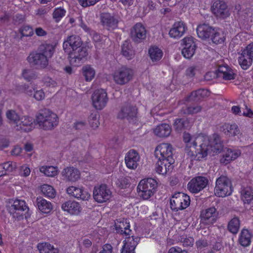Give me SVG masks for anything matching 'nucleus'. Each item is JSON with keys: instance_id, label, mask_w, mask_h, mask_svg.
<instances>
[{"instance_id": "nucleus-1", "label": "nucleus", "mask_w": 253, "mask_h": 253, "mask_svg": "<svg viewBox=\"0 0 253 253\" xmlns=\"http://www.w3.org/2000/svg\"><path fill=\"white\" fill-rule=\"evenodd\" d=\"M65 52H68L70 63L78 66L86 60L88 49L83 45V42L79 36H68L63 44Z\"/></svg>"}, {"instance_id": "nucleus-2", "label": "nucleus", "mask_w": 253, "mask_h": 253, "mask_svg": "<svg viewBox=\"0 0 253 253\" xmlns=\"http://www.w3.org/2000/svg\"><path fill=\"white\" fill-rule=\"evenodd\" d=\"M183 139L186 144V153L191 161H200L207 156L208 147H206V143H201L203 139L202 136L191 135L189 133L184 132Z\"/></svg>"}, {"instance_id": "nucleus-3", "label": "nucleus", "mask_w": 253, "mask_h": 253, "mask_svg": "<svg viewBox=\"0 0 253 253\" xmlns=\"http://www.w3.org/2000/svg\"><path fill=\"white\" fill-rule=\"evenodd\" d=\"M55 51L54 46L49 43L40 45L37 51L31 52L27 60L30 64L38 68L44 69L48 65L49 59Z\"/></svg>"}, {"instance_id": "nucleus-4", "label": "nucleus", "mask_w": 253, "mask_h": 253, "mask_svg": "<svg viewBox=\"0 0 253 253\" xmlns=\"http://www.w3.org/2000/svg\"><path fill=\"white\" fill-rule=\"evenodd\" d=\"M36 121L41 128L44 130H51L58 125V120L56 114L47 109L40 111Z\"/></svg>"}, {"instance_id": "nucleus-5", "label": "nucleus", "mask_w": 253, "mask_h": 253, "mask_svg": "<svg viewBox=\"0 0 253 253\" xmlns=\"http://www.w3.org/2000/svg\"><path fill=\"white\" fill-rule=\"evenodd\" d=\"M157 181L152 178H148L141 180L137 187L138 195L143 200H148L156 191Z\"/></svg>"}, {"instance_id": "nucleus-6", "label": "nucleus", "mask_w": 253, "mask_h": 253, "mask_svg": "<svg viewBox=\"0 0 253 253\" xmlns=\"http://www.w3.org/2000/svg\"><path fill=\"white\" fill-rule=\"evenodd\" d=\"M233 191L231 180L226 176L221 175L217 178L214 188L215 195L224 197L230 195Z\"/></svg>"}, {"instance_id": "nucleus-7", "label": "nucleus", "mask_w": 253, "mask_h": 253, "mask_svg": "<svg viewBox=\"0 0 253 253\" xmlns=\"http://www.w3.org/2000/svg\"><path fill=\"white\" fill-rule=\"evenodd\" d=\"M133 75L134 71L132 69L123 66L114 72L113 77L116 84L123 85L131 81Z\"/></svg>"}, {"instance_id": "nucleus-8", "label": "nucleus", "mask_w": 253, "mask_h": 253, "mask_svg": "<svg viewBox=\"0 0 253 253\" xmlns=\"http://www.w3.org/2000/svg\"><path fill=\"white\" fill-rule=\"evenodd\" d=\"M7 210L12 217L17 220L23 218V215L29 211L24 200L16 199L11 205L6 207Z\"/></svg>"}, {"instance_id": "nucleus-9", "label": "nucleus", "mask_w": 253, "mask_h": 253, "mask_svg": "<svg viewBox=\"0 0 253 253\" xmlns=\"http://www.w3.org/2000/svg\"><path fill=\"white\" fill-rule=\"evenodd\" d=\"M190 202L189 196L183 193H178L170 199V209L173 211H177L188 207Z\"/></svg>"}, {"instance_id": "nucleus-10", "label": "nucleus", "mask_w": 253, "mask_h": 253, "mask_svg": "<svg viewBox=\"0 0 253 253\" xmlns=\"http://www.w3.org/2000/svg\"><path fill=\"white\" fill-rule=\"evenodd\" d=\"M172 147L170 144L162 143L158 145L155 151V155L158 160L165 161L167 163L172 164L174 162L173 159Z\"/></svg>"}, {"instance_id": "nucleus-11", "label": "nucleus", "mask_w": 253, "mask_h": 253, "mask_svg": "<svg viewBox=\"0 0 253 253\" xmlns=\"http://www.w3.org/2000/svg\"><path fill=\"white\" fill-rule=\"evenodd\" d=\"M208 147L207 155L213 152V154H218L224 149L223 142L219 134L214 133L209 139L208 144H206Z\"/></svg>"}, {"instance_id": "nucleus-12", "label": "nucleus", "mask_w": 253, "mask_h": 253, "mask_svg": "<svg viewBox=\"0 0 253 253\" xmlns=\"http://www.w3.org/2000/svg\"><path fill=\"white\" fill-rule=\"evenodd\" d=\"M112 192L106 184L95 186L93 197L95 201L102 203L108 201L111 197Z\"/></svg>"}, {"instance_id": "nucleus-13", "label": "nucleus", "mask_w": 253, "mask_h": 253, "mask_svg": "<svg viewBox=\"0 0 253 253\" xmlns=\"http://www.w3.org/2000/svg\"><path fill=\"white\" fill-rule=\"evenodd\" d=\"M92 100L94 108L98 110L102 109L108 101L106 91L103 89L95 90L92 95Z\"/></svg>"}, {"instance_id": "nucleus-14", "label": "nucleus", "mask_w": 253, "mask_h": 253, "mask_svg": "<svg viewBox=\"0 0 253 253\" xmlns=\"http://www.w3.org/2000/svg\"><path fill=\"white\" fill-rule=\"evenodd\" d=\"M100 23L104 28L112 31L118 27L119 20L113 14L103 12L100 15Z\"/></svg>"}, {"instance_id": "nucleus-15", "label": "nucleus", "mask_w": 253, "mask_h": 253, "mask_svg": "<svg viewBox=\"0 0 253 253\" xmlns=\"http://www.w3.org/2000/svg\"><path fill=\"white\" fill-rule=\"evenodd\" d=\"M137 114V109L136 106L129 103H126L122 107L118 117L121 119H126L130 122L136 117Z\"/></svg>"}, {"instance_id": "nucleus-16", "label": "nucleus", "mask_w": 253, "mask_h": 253, "mask_svg": "<svg viewBox=\"0 0 253 253\" xmlns=\"http://www.w3.org/2000/svg\"><path fill=\"white\" fill-rule=\"evenodd\" d=\"M211 9L213 14L219 18L225 19L230 14L226 3L222 0L215 1Z\"/></svg>"}, {"instance_id": "nucleus-17", "label": "nucleus", "mask_w": 253, "mask_h": 253, "mask_svg": "<svg viewBox=\"0 0 253 253\" xmlns=\"http://www.w3.org/2000/svg\"><path fill=\"white\" fill-rule=\"evenodd\" d=\"M208 178L199 176L192 178L188 184V189L193 193H198L204 189L208 184Z\"/></svg>"}, {"instance_id": "nucleus-18", "label": "nucleus", "mask_w": 253, "mask_h": 253, "mask_svg": "<svg viewBox=\"0 0 253 253\" xmlns=\"http://www.w3.org/2000/svg\"><path fill=\"white\" fill-rule=\"evenodd\" d=\"M130 37L136 43L141 42L146 38V30L141 23L135 24L130 31Z\"/></svg>"}, {"instance_id": "nucleus-19", "label": "nucleus", "mask_w": 253, "mask_h": 253, "mask_svg": "<svg viewBox=\"0 0 253 253\" xmlns=\"http://www.w3.org/2000/svg\"><path fill=\"white\" fill-rule=\"evenodd\" d=\"M218 216V212L214 207H211L201 212V218L203 223L206 224H212L216 222Z\"/></svg>"}, {"instance_id": "nucleus-20", "label": "nucleus", "mask_w": 253, "mask_h": 253, "mask_svg": "<svg viewBox=\"0 0 253 253\" xmlns=\"http://www.w3.org/2000/svg\"><path fill=\"white\" fill-rule=\"evenodd\" d=\"M183 45L181 53L187 59H190L195 54L196 45L192 37H186L182 40Z\"/></svg>"}, {"instance_id": "nucleus-21", "label": "nucleus", "mask_w": 253, "mask_h": 253, "mask_svg": "<svg viewBox=\"0 0 253 253\" xmlns=\"http://www.w3.org/2000/svg\"><path fill=\"white\" fill-rule=\"evenodd\" d=\"M140 156L138 153L134 149L130 150L126 154L125 158L126 167L131 169L137 168Z\"/></svg>"}, {"instance_id": "nucleus-22", "label": "nucleus", "mask_w": 253, "mask_h": 253, "mask_svg": "<svg viewBox=\"0 0 253 253\" xmlns=\"http://www.w3.org/2000/svg\"><path fill=\"white\" fill-rule=\"evenodd\" d=\"M187 29V26L183 22L177 21L172 25L169 34L170 38L179 39L184 34Z\"/></svg>"}, {"instance_id": "nucleus-23", "label": "nucleus", "mask_w": 253, "mask_h": 253, "mask_svg": "<svg viewBox=\"0 0 253 253\" xmlns=\"http://www.w3.org/2000/svg\"><path fill=\"white\" fill-rule=\"evenodd\" d=\"M66 192L70 196L83 201L88 200L90 197L88 192L83 188L70 186L67 188Z\"/></svg>"}, {"instance_id": "nucleus-24", "label": "nucleus", "mask_w": 253, "mask_h": 253, "mask_svg": "<svg viewBox=\"0 0 253 253\" xmlns=\"http://www.w3.org/2000/svg\"><path fill=\"white\" fill-rule=\"evenodd\" d=\"M192 119L188 118H176L173 124L174 129L177 132H181L185 129H189L192 126Z\"/></svg>"}, {"instance_id": "nucleus-25", "label": "nucleus", "mask_w": 253, "mask_h": 253, "mask_svg": "<svg viewBox=\"0 0 253 253\" xmlns=\"http://www.w3.org/2000/svg\"><path fill=\"white\" fill-rule=\"evenodd\" d=\"M223 154L220 162L224 165L229 164L231 161L237 159L241 154L240 150L225 148L222 151Z\"/></svg>"}, {"instance_id": "nucleus-26", "label": "nucleus", "mask_w": 253, "mask_h": 253, "mask_svg": "<svg viewBox=\"0 0 253 253\" xmlns=\"http://www.w3.org/2000/svg\"><path fill=\"white\" fill-rule=\"evenodd\" d=\"M139 240L138 237L134 238L133 236L126 238L124 241L121 253H135L134 250Z\"/></svg>"}, {"instance_id": "nucleus-27", "label": "nucleus", "mask_w": 253, "mask_h": 253, "mask_svg": "<svg viewBox=\"0 0 253 253\" xmlns=\"http://www.w3.org/2000/svg\"><path fill=\"white\" fill-rule=\"evenodd\" d=\"M64 178L67 181L75 182L80 178V171L74 167H67L62 171Z\"/></svg>"}, {"instance_id": "nucleus-28", "label": "nucleus", "mask_w": 253, "mask_h": 253, "mask_svg": "<svg viewBox=\"0 0 253 253\" xmlns=\"http://www.w3.org/2000/svg\"><path fill=\"white\" fill-rule=\"evenodd\" d=\"M214 29L209 24L204 23L198 26L197 33L200 38L205 40L211 37L212 32H214Z\"/></svg>"}, {"instance_id": "nucleus-29", "label": "nucleus", "mask_w": 253, "mask_h": 253, "mask_svg": "<svg viewBox=\"0 0 253 253\" xmlns=\"http://www.w3.org/2000/svg\"><path fill=\"white\" fill-rule=\"evenodd\" d=\"M33 119L32 118L27 116H24L20 118L18 124L14 126V127L17 130H22L24 131H30L32 129Z\"/></svg>"}, {"instance_id": "nucleus-30", "label": "nucleus", "mask_w": 253, "mask_h": 253, "mask_svg": "<svg viewBox=\"0 0 253 253\" xmlns=\"http://www.w3.org/2000/svg\"><path fill=\"white\" fill-rule=\"evenodd\" d=\"M220 130L229 137L235 136L240 133V130L236 124H224L220 127Z\"/></svg>"}, {"instance_id": "nucleus-31", "label": "nucleus", "mask_w": 253, "mask_h": 253, "mask_svg": "<svg viewBox=\"0 0 253 253\" xmlns=\"http://www.w3.org/2000/svg\"><path fill=\"white\" fill-rule=\"evenodd\" d=\"M61 208L72 214H78L80 212L81 207L78 203L75 201H68L64 203Z\"/></svg>"}, {"instance_id": "nucleus-32", "label": "nucleus", "mask_w": 253, "mask_h": 253, "mask_svg": "<svg viewBox=\"0 0 253 253\" xmlns=\"http://www.w3.org/2000/svg\"><path fill=\"white\" fill-rule=\"evenodd\" d=\"M209 91L205 89H199L191 92L188 96L189 101L199 102L209 95Z\"/></svg>"}, {"instance_id": "nucleus-33", "label": "nucleus", "mask_w": 253, "mask_h": 253, "mask_svg": "<svg viewBox=\"0 0 253 253\" xmlns=\"http://www.w3.org/2000/svg\"><path fill=\"white\" fill-rule=\"evenodd\" d=\"M235 76L233 71L228 70L225 66H220L217 70L216 78L222 77L225 80H231L234 79Z\"/></svg>"}, {"instance_id": "nucleus-34", "label": "nucleus", "mask_w": 253, "mask_h": 253, "mask_svg": "<svg viewBox=\"0 0 253 253\" xmlns=\"http://www.w3.org/2000/svg\"><path fill=\"white\" fill-rule=\"evenodd\" d=\"M171 131L170 126L166 124L158 126L154 130V133L160 137H166L169 136Z\"/></svg>"}, {"instance_id": "nucleus-35", "label": "nucleus", "mask_w": 253, "mask_h": 253, "mask_svg": "<svg viewBox=\"0 0 253 253\" xmlns=\"http://www.w3.org/2000/svg\"><path fill=\"white\" fill-rule=\"evenodd\" d=\"M36 204L39 210L43 213H49L52 209L51 203L42 197L37 198Z\"/></svg>"}, {"instance_id": "nucleus-36", "label": "nucleus", "mask_w": 253, "mask_h": 253, "mask_svg": "<svg viewBox=\"0 0 253 253\" xmlns=\"http://www.w3.org/2000/svg\"><path fill=\"white\" fill-rule=\"evenodd\" d=\"M241 198L244 204H249L253 200V190L251 187H246L241 190Z\"/></svg>"}, {"instance_id": "nucleus-37", "label": "nucleus", "mask_w": 253, "mask_h": 253, "mask_svg": "<svg viewBox=\"0 0 253 253\" xmlns=\"http://www.w3.org/2000/svg\"><path fill=\"white\" fill-rule=\"evenodd\" d=\"M168 162H166L162 160H158V161L156 164L155 169L157 172L161 174H165L171 169V165L169 163H167Z\"/></svg>"}, {"instance_id": "nucleus-38", "label": "nucleus", "mask_w": 253, "mask_h": 253, "mask_svg": "<svg viewBox=\"0 0 253 253\" xmlns=\"http://www.w3.org/2000/svg\"><path fill=\"white\" fill-rule=\"evenodd\" d=\"M252 234L249 231L246 229H243L239 237V243L243 247L249 246L251 242Z\"/></svg>"}, {"instance_id": "nucleus-39", "label": "nucleus", "mask_w": 253, "mask_h": 253, "mask_svg": "<svg viewBox=\"0 0 253 253\" xmlns=\"http://www.w3.org/2000/svg\"><path fill=\"white\" fill-rule=\"evenodd\" d=\"M246 54H244V52L242 51L238 58L239 63L244 70L248 69L251 66L253 60V58Z\"/></svg>"}, {"instance_id": "nucleus-40", "label": "nucleus", "mask_w": 253, "mask_h": 253, "mask_svg": "<svg viewBox=\"0 0 253 253\" xmlns=\"http://www.w3.org/2000/svg\"><path fill=\"white\" fill-rule=\"evenodd\" d=\"M202 107L200 105H187L183 107L179 111L180 115H192L201 112Z\"/></svg>"}, {"instance_id": "nucleus-41", "label": "nucleus", "mask_w": 253, "mask_h": 253, "mask_svg": "<svg viewBox=\"0 0 253 253\" xmlns=\"http://www.w3.org/2000/svg\"><path fill=\"white\" fill-rule=\"evenodd\" d=\"M122 53L128 59H132L134 55V51L132 50L130 43L125 41L122 45Z\"/></svg>"}, {"instance_id": "nucleus-42", "label": "nucleus", "mask_w": 253, "mask_h": 253, "mask_svg": "<svg viewBox=\"0 0 253 253\" xmlns=\"http://www.w3.org/2000/svg\"><path fill=\"white\" fill-rule=\"evenodd\" d=\"M38 248L40 253H59L58 248L47 243H42L38 245Z\"/></svg>"}, {"instance_id": "nucleus-43", "label": "nucleus", "mask_w": 253, "mask_h": 253, "mask_svg": "<svg viewBox=\"0 0 253 253\" xmlns=\"http://www.w3.org/2000/svg\"><path fill=\"white\" fill-rule=\"evenodd\" d=\"M82 71L83 75L86 82H90L94 78L95 71L90 65H87L83 66Z\"/></svg>"}, {"instance_id": "nucleus-44", "label": "nucleus", "mask_w": 253, "mask_h": 253, "mask_svg": "<svg viewBox=\"0 0 253 253\" xmlns=\"http://www.w3.org/2000/svg\"><path fill=\"white\" fill-rule=\"evenodd\" d=\"M148 53L153 62L159 61L162 57L163 52L157 47L153 46L149 48Z\"/></svg>"}, {"instance_id": "nucleus-45", "label": "nucleus", "mask_w": 253, "mask_h": 253, "mask_svg": "<svg viewBox=\"0 0 253 253\" xmlns=\"http://www.w3.org/2000/svg\"><path fill=\"white\" fill-rule=\"evenodd\" d=\"M6 117L9 124L16 126L19 122L20 116L14 110H8L6 112Z\"/></svg>"}, {"instance_id": "nucleus-46", "label": "nucleus", "mask_w": 253, "mask_h": 253, "mask_svg": "<svg viewBox=\"0 0 253 253\" xmlns=\"http://www.w3.org/2000/svg\"><path fill=\"white\" fill-rule=\"evenodd\" d=\"M240 225V221L238 217H235L230 220L227 225V229L229 232L236 234L239 231Z\"/></svg>"}, {"instance_id": "nucleus-47", "label": "nucleus", "mask_w": 253, "mask_h": 253, "mask_svg": "<svg viewBox=\"0 0 253 253\" xmlns=\"http://www.w3.org/2000/svg\"><path fill=\"white\" fill-rule=\"evenodd\" d=\"M211 38L212 42L215 44L221 43L225 40L224 33L221 30H215V29Z\"/></svg>"}, {"instance_id": "nucleus-48", "label": "nucleus", "mask_w": 253, "mask_h": 253, "mask_svg": "<svg viewBox=\"0 0 253 253\" xmlns=\"http://www.w3.org/2000/svg\"><path fill=\"white\" fill-rule=\"evenodd\" d=\"M116 221L117 222H115V228L118 233L122 234L124 230H127V227H130L129 223L124 218L117 219Z\"/></svg>"}, {"instance_id": "nucleus-49", "label": "nucleus", "mask_w": 253, "mask_h": 253, "mask_svg": "<svg viewBox=\"0 0 253 253\" xmlns=\"http://www.w3.org/2000/svg\"><path fill=\"white\" fill-rule=\"evenodd\" d=\"M40 171L49 177H54L57 174V168L53 166H42Z\"/></svg>"}, {"instance_id": "nucleus-50", "label": "nucleus", "mask_w": 253, "mask_h": 253, "mask_svg": "<svg viewBox=\"0 0 253 253\" xmlns=\"http://www.w3.org/2000/svg\"><path fill=\"white\" fill-rule=\"evenodd\" d=\"M41 191L45 196L51 198H54L56 192L54 188L50 185L44 184L41 187Z\"/></svg>"}, {"instance_id": "nucleus-51", "label": "nucleus", "mask_w": 253, "mask_h": 253, "mask_svg": "<svg viewBox=\"0 0 253 253\" xmlns=\"http://www.w3.org/2000/svg\"><path fill=\"white\" fill-rule=\"evenodd\" d=\"M37 88L35 85L25 84L20 87V89L28 96L32 97Z\"/></svg>"}, {"instance_id": "nucleus-52", "label": "nucleus", "mask_w": 253, "mask_h": 253, "mask_svg": "<svg viewBox=\"0 0 253 253\" xmlns=\"http://www.w3.org/2000/svg\"><path fill=\"white\" fill-rule=\"evenodd\" d=\"M115 182L116 185L121 189L126 188L130 185L129 179L126 177L121 176L116 178Z\"/></svg>"}, {"instance_id": "nucleus-53", "label": "nucleus", "mask_w": 253, "mask_h": 253, "mask_svg": "<svg viewBox=\"0 0 253 253\" xmlns=\"http://www.w3.org/2000/svg\"><path fill=\"white\" fill-rule=\"evenodd\" d=\"M22 76L27 81L35 80L37 78L36 72L31 69H24L22 72Z\"/></svg>"}, {"instance_id": "nucleus-54", "label": "nucleus", "mask_w": 253, "mask_h": 253, "mask_svg": "<svg viewBox=\"0 0 253 253\" xmlns=\"http://www.w3.org/2000/svg\"><path fill=\"white\" fill-rule=\"evenodd\" d=\"M66 10L62 7L56 8L52 14L53 18L55 22H58L66 14Z\"/></svg>"}, {"instance_id": "nucleus-55", "label": "nucleus", "mask_w": 253, "mask_h": 253, "mask_svg": "<svg viewBox=\"0 0 253 253\" xmlns=\"http://www.w3.org/2000/svg\"><path fill=\"white\" fill-rule=\"evenodd\" d=\"M99 115L97 112L92 113L88 118V122L90 126L93 128H96L98 127L100 123L98 121Z\"/></svg>"}, {"instance_id": "nucleus-56", "label": "nucleus", "mask_w": 253, "mask_h": 253, "mask_svg": "<svg viewBox=\"0 0 253 253\" xmlns=\"http://www.w3.org/2000/svg\"><path fill=\"white\" fill-rule=\"evenodd\" d=\"M19 31L21 35L20 39H22L23 37H31L34 34L33 28L29 26H23Z\"/></svg>"}, {"instance_id": "nucleus-57", "label": "nucleus", "mask_w": 253, "mask_h": 253, "mask_svg": "<svg viewBox=\"0 0 253 253\" xmlns=\"http://www.w3.org/2000/svg\"><path fill=\"white\" fill-rule=\"evenodd\" d=\"M7 174L15 170L16 169V164L15 162L8 161L2 164Z\"/></svg>"}, {"instance_id": "nucleus-58", "label": "nucleus", "mask_w": 253, "mask_h": 253, "mask_svg": "<svg viewBox=\"0 0 253 253\" xmlns=\"http://www.w3.org/2000/svg\"><path fill=\"white\" fill-rule=\"evenodd\" d=\"M51 8L49 6H43L37 9L36 15L41 18L44 17L49 12Z\"/></svg>"}, {"instance_id": "nucleus-59", "label": "nucleus", "mask_w": 253, "mask_h": 253, "mask_svg": "<svg viewBox=\"0 0 253 253\" xmlns=\"http://www.w3.org/2000/svg\"><path fill=\"white\" fill-rule=\"evenodd\" d=\"M32 97L37 101H41L44 98L45 94L42 89H38L37 87Z\"/></svg>"}, {"instance_id": "nucleus-60", "label": "nucleus", "mask_w": 253, "mask_h": 253, "mask_svg": "<svg viewBox=\"0 0 253 253\" xmlns=\"http://www.w3.org/2000/svg\"><path fill=\"white\" fill-rule=\"evenodd\" d=\"M197 70V67L196 66H190L186 70L185 75L188 78H192L195 76Z\"/></svg>"}, {"instance_id": "nucleus-61", "label": "nucleus", "mask_w": 253, "mask_h": 253, "mask_svg": "<svg viewBox=\"0 0 253 253\" xmlns=\"http://www.w3.org/2000/svg\"><path fill=\"white\" fill-rule=\"evenodd\" d=\"M99 0H79V2L84 7L94 5Z\"/></svg>"}, {"instance_id": "nucleus-62", "label": "nucleus", "mask_w": 253, "mask_h": 253, "mask_svg": "<svg viewBox=\"0 0 253 253\" xmlns=\"http://www.w3.org/2000/svg\"><path fill=\"white\" fill-rule=\"evenodd\" d=\"M197 248L198 250H201L208 246L207 240L205 239H201L196 242Z\"/></svg>"}, {"instance_id": "nucleus-63", "label": "nucleus", "mask_w": 253, "mask_h": 253, "mask_svg": "<svg viewBox=\"0 0 253 253\" xmlns=\"http://www.w3.org/2000/svg\"><path fill=\"white\" fill-rule=\"evenodd\" d=\"M243 51L244 54H247L246 55L253 59V42L249 44Z\"/></svg>"}, {"instance_id": "nucleus-64", "label": "nucleus", "mask_w": 253, "mask_h": 253, "mask_svg": "<svg viewBox=\"0 0 253 253\" xmlns=\"http://www.w3.org/2000/svg\"><path fill=\"white\" fill-rule=\"evenodd\" d=\"M169 253H188V252L178 247H174L169 249Z\"/></svg>"}]
</instances>
